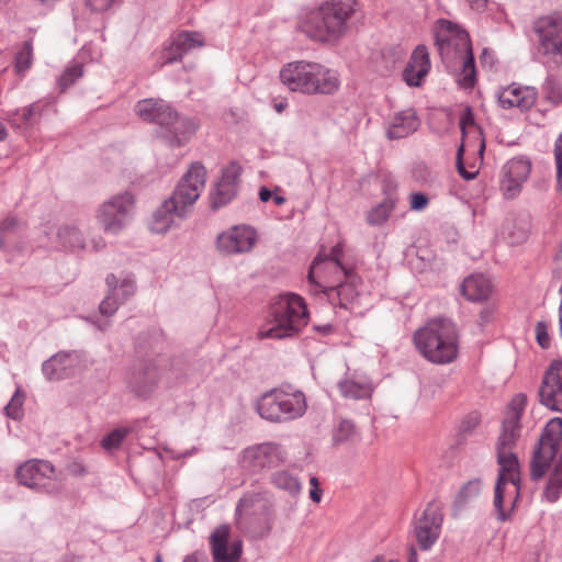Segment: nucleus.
Wrapping results in <instances>:
<instances>
[{"mask_svg":"<svg viewBox=\"0 0 562 562\" xmlns=\"http://www.w3.org/2000/svg\"><path fill=\"white\" fill-rule=\"evenodd\" d=\"M396 200L392 196L385 198L381 203L373 206L367 214V222L371 226L383 224L395 207Z\"/></svg>","mask_w":562,"mask_h":562,"instance_id":"obj_37","label":"nucleus"},{"mask_svg":"<svg viewBox=\"0 0 562 562\" xmlns=\"http://www.w3.org/2000/svg\"><path fill=\"white\" fill-rule=\"evenodd\" d=\"M441 525V507L438 503L430 502L414 527L416 542L422 550H429L434 546L439 538Z\"/></svg>","mask_w":562,"mask_h":562,"instance_id":"obj_16","label":"nucleus"},{"mask_svg":"<svg viewBox=\"0 0 562 562\" xmlns=\"http://www.w3.org/2000/svg\"><path fill=\"white\" fill-rule=\"evenodd\" d=\"M530 221L527 215H510L502 227L501 235L510 245H520L528 239Z\"/></svg>","mask_w":562,"mask_h":562,"instance_id":"obj_32","label":"nucleus"},{"mask_svg":"<svg viewBox=\"0 0 562 562\" xmlns=\"http://www.w3.org/2000/svg\"><path fill=\"white\" fill-rule=\"evenodd\" d=\"M310 497L314 503H319L322 501L323 491L319 487V483L316 476H312L310 479Z\"/></svg>","mask_w":562,"mask_h":562,"instance_id":"obj_55","label":"nucleus"},{"mask_svg":"<svg viewBox=\"0 0 562 562\" xmlns=\"http://www.w3.org/2000/svg\"><path fill=\"white\" fill-rule=\"evenodd\" d=\"M159 371L154 361H143L136 364L127 379L130 390L140 397L153 393L159 382Z\"/></svg>","mask_w":562,"mask_h":562,"instance_id":"obj_23","label":"nucleus"},{"mask_svg":"<svg viewBox=\"0 0 562 562\" xmlns=\"http://www.w3.org/2000/svg\"><path fill=\"white\" fill-rule=\"evenodd\" d=\"M22 222L14 216L5 217L0 224V249H3L7 244V237L20 231Z\"/></svg>","mask_w":562,"mask_h":562,"instance_id":"obj_46","label":"nucleus"},{"mask_svg":"<svg viewBox=\"0 0 562 562\" xmlns=\"http://www.w3.org/2000/svg\"><path fill=\"white\" fill-rule=\"evenodd\" d=\"M341 254V246L336 245L335 247H333L330 252L324 258L322 255H318L313 261L311 271L308 273V280L311 282H314V272L323 263L329 270L334 271L338 276V279L344 277V281H340L336 285L324 289V293L330 301H334V297L336 296L341 307L350 308L351 311H353L356 307L359 306V300L361 296L358 290V283L360 282V280L357 276L351 273L349 270H347V268H345L340 263Z\"/></svg>","mask_w":562,"mask_h":562,"instance_id":"obj_6","label":"nucleus"},{"mask_svg":"<svg viewBox=\"0 0 562 562\" xmlns=\"http://www.w3.org/2000/svg\"><path fill=\"white\" fill-rule=\"evenodd\" d=\"M470 127H473L475 130V132L480 138L479 153H480V155H483V151L485 148V143H484V139L482 138L481 130L477 126H475V124H474V116H473L471 109L467 108L460 117V128L462 131V134L464 135L467 133V130Z\"/></svg>","mask_w":562,"mask_h":562,"instance_id":"obj_47","label":"nucleus"},{"mask_svg":"<svg viewBox=\"0 0 562 562\" xmlns=\"http://www.w3.org/2000/svg\"><path fill=\"white\" fill-rule=\"evenodd\" d=\"M429 203V199L426 194L422 192H414L411 194V210L412 211H423L427 207Z\"/></svg>","mask_w":562,"mask_h":562,"instance_id":"obj_53","label":"nucleus"},{"mask_svg":"<svg viewBox=\"0 0 562 562\" xmlns=\"http://www.w3.org/2000/svg\"><path fill=\"white\" fill-rule=\"evenodd\" d=\"M257 243L256 231L248 225H235L217 235L215 247L222 256L249 252Z\"/></svg>","mask_w":562,"mask_h":562,"instance_id":"obj_15","label":"nucleus"},{"mask_svg":"<svg viewBox=\"0 0 562 562\" xmlns=\"http://www.w3.org/2000/svg\"><path fill=\"white\" fill-rule=\"evenodd\" d=\"M357 436L356 426L351 420L342 419L334 429V443H342L352 440Z\"/></svg>","mask_w":562,"mask_h":562,"instance_id":"obj_43","label":"nucleus"},{"mask_svg":"<svg viewBox=\"0 0 562 562\" xmlns=\"http://www.w3.org/2000/svg\"><path fill=\"white\" fill-rule=\"evenodd\" d=\"M431 64L426 46L418 45L412 53L407 65L403 70V80L409 87H419L428 75Z\"/></svg>","mask_w":562,"mask_h":562,"instance_id":"obj_26","label":"nucleus"},{"mask_svg":"<svg viewBox=\"0 0 562 562\" xmlns=\"http://www.w3.org/2000/svg\"><path fill=\"white\" fill-rule=\"evenodd\" d=\"M43 105L41 104V102H34L22 110V119L25 121V123L32 124L33 116L36 114L41 115Z\"/></svg>","mask_w":562,"mask_h":562,"instance_id":"obj_54","label":"nucleus"},{"mask_svg":"<svg viewBox=\"0 0 562 562\" xmlns=\"http://www.w3.org/2000/svg\"><path fill=\"white\" fill-rule=\"evenodd\" d=\"M490 59H492L491 54L488 53V50H487L486 48H485V49H483V53H482V55H481V61H482L483 64H486Z\"/></svg>","mask_w":562,"mask_h":562,"instance_id":"obj_63","label":"nucleus"},{"mask_svg":"<svg viewBox=\"0 0 562 562\" xmlns=\"http://www.w3.org/2000/svg\"><path fill=\"white\" fill-rule=\"evenodd\" d=\"M357 7V0H327L305 14L301 30L312 41L336 45L346 35Z\"/></svg>","mask_w":562,"mask_h":562,"instance_id":"obj_2","label":"nucleus"},{"mask_svg":"<svg viewBox=\"0 0 562 562\" xmlns=\"http://www.w3.org/2000/svg\"><path fill=\"white\" fill-rule=\"evenodd\" d=\"M414 342L420 355L436 364L452 362L459 350V334L453 322L435 318L414 334Z\"/></svg>","mask_w":562,"mask_h":562,"instance_id":"obj_5","label":"nucleus"},{"mask_svg":"<svg viewBox=\"0 0 562 562\" xmlns=\"http://www.w3.org/2000/svg\"><path fill=\"white\" fill-rule=\"evenodd\" d=\"M80 364L76 351H60L43 362L42 372L47 381H59L71 376Z\"/></svg>","mask_w":562,"mask_h":562,"instance_id":"obj_24","label":"nucleus"},{"mask_svg":"<svg viewBox=\"0 0 562 562\" xmlns=\"http://www.w3.org/2000/svg\"><path fill=\"white\" fill-rule=\"evenodd\" d=\"M463 149H464V146L462 144L459 147L458 153H457V168H458V171H459L460 176L463 179H465V180H473L477 176L479 169L475 168L474 166L472 167V170H467L465 169V167L463 165V161H462Z\"/></svg>","mask_w":562,"mask_h":562,"instance_id":"obj_52","label":"nucleus"},{"mask_svg":"<svg viewBox=\"0 0 562 562\" xmlns=\"http://www.w3.org/2000/svg\"><path fill=\"white\" fill-rule=\"evenodd\" d=\"M132 431L128 426L115 428L102 439L101 445L105 450L116 449Z\"/></svg>","mask_w":562,"mask_h":562,"instance_id":"obj_44","label":"nucleus"},{"mask_svg":"<svg viewBox=\"0 0 562 562\" xmlns=\"http://www.w3.org/2000/svg\"><path fill=\"white\" fill-rule=\"evenodd\" d=\"M419 120L413 109H405L396 112L386 130V136L390 139H400L407 137L417 131Z\"/></svg>","mask_w":562,"mask_h":562,"instance_id":"obj_31","label":"nucleus"},{"mask_svg":"<svg viewBox=\"0 0 562 562\" xmlns=\"http://www.w3.org/2000/svg\"><path fill=\"white\" fill-rule=\"evenodd\" d=\"M527 405L526 395L518 393L507 405L502 430L496 443V452H514L513 448L520 436V418Z\"/></svg>","mask_w":562,"mask_h":562,"instance_id":"obj_14","label":"nucleus"},{"mask_svg":"<svg viewBox=\"0 0 562 562\" xmlns=\"http://www.w3.org/2000/svg\"><path fill=\"white\" fill-rule=\"evenodd\" d=\"M204 45L201 33L182 31L172 36L169 46L165 50L166 63L180 60L184 55Z\"/></svg>","mask_w":562,"mask_h":562,"instance_id":"obj_29","label":"nucleus"},{"mask_svg":"<svg viewBox=\"0 0 562 562\" xmlns=\"http://www.w3.org/2000/svg\"><path fill=\"white\" fill-rule=\"evenodd\" d=\"M272 199L277 205H282L285 202V198L278 193L272 194Z\"/></svg>","mask_w":562,"mask_h":562,"instance_id":"obj_62","label":"nucleus"},{"mask_svg":"<svg viewBox=\"0 0 562 562\" xmlns=\"http://www.w3.org/2000/svg\"><path fill=\"white\" fill-rule=\"evenodd\" d=\"M240 173H241L240 166L236 162H232L223 169L220 182L237 188V183H238Z\"/></svg>","mask_w":562,"mask_h":562,"instance_id":"obj_48","label":"nucleus"},{"mask_svg":"<svg viewBox=\"0 0 562 562\" xmlns=\"http://www.w3.org/2000/svg\"><path fill=\"white\" fill-rule=\"evenodd\" d=\"M308 322V311L304 300L294 293L274 297L258 328L259 339H286L295 337Z\"/></svg>","mask_w":562,"mask_h":562,"instance_id":"obj_3","label":"nucleus"},{"mask_svg":"<svg viewBox=\"0 0 562 562\" xmlns=\"http://www.w3.org/2000/svg\"><path fill=\"white\" fill-rule=\"evenodd\" d=\"M194 452H195V448H192V449H190V450H186V451H184V452H182V453L175 454V456H173V459H180V458L191 457Z\"/></svg>","mask_w":562,"mask_h":562,"instance_id":"obj_61","label":"nucleus"},{"mask_svg":"<svg viewBox=\"0 0 562 562\" xmlns=\"http://www.w3.org/2000/svg\"><path fill=\"white\" fill-rule=\"evenodd\" d=\"M256 407L261 418L271 423H285L301 417L307 404L303 392L286 386L262 394Z\"/></svg>","mask_w":562,"mask_h":562,"instance_id":"obj_8","label":"nucleus"},{"mask_svg":"<svg viewBox=\"0 0 562 562\" xmlns=\"http://www.w3.org/2000/svg\"><path fill=\"white\" fill-rule=\"evenodd\" d=\"M530 170V162L521 157L513 158L503 166L501 188L505 198L513 199L519 194Z\"/></svg>","mask_w":562,"mask_h":562,"instance_id":"obj_20","label":"nucleus"},{"mask_svg":"<svg viewBox=\"0 0 562 562\" xmlns=\"http://www.w3.org/2000/svg\"><path fill=\"white\" fill-rule=\"evenodd\" d=\"M542 90L547 100L554 104L562 103V83L560 81L548 77L542 85Z\"/></svg>","mask_w":562,"mask_h":562,"instance_id":"obj_45","label":"nucleus"},{"mask_svg":"<svg viewBox=\"0 0 562 562\" xmlns=\"http://www.w3.org/2000/svg\"><path fill=\"white\" fill-rule=\"evenodd\" d=\"M499 471L494 488L493 505L499 521L509 519L520 495L518 458L514 452L497 453Z\"/></svg>","mask_w":562,"mask_h":562,"instance_id":"obj_7","label":"nucleus"},{"mask_svg":"<svg viewBox=\"0 0 562 562\" xmlns=\"http://www.w3.org/2000/svg\"><path fill=\"white\" fill-rule=\"evenodd\" d=\"M205 182V167L199 161L192 162L188 171L179 180L169 199L188 215L190 209L204 190Z\"/></svg>","mask_w":562,"mask_h":562,"instance_id":"obj_13","label":"nucleus"},{"mask_svg":"<svg viewBox=\"0 0 562 562\" xmlns=\"http://www.w3.org/2000/svg\"><path fill=\"white\" fill-rule=\"evenodd\" d=\"M8 136V131L5 128V126L0 123V142L4 140Z\"/></svg>","mask_w":562,"mask_h":562,"instance_id":"obj_64","label":"nucleus"},{"mask_svg":"<svg viewBox=\"0 0 562 562\" xmlns=\"http://www.w3.org/2000/svg\"><path fill=\"white\" fill-rule=\"evenodd\" d=\"M32 64H33V43H32V40H30L23 44V47L15 55V61H14L15 71L20 76H24V74L31 68Z\"/></svg>","mask_w":562,"mask_h":562,"instance_id":"obj_41","label":"nucleus"},{"mask_svg":"<svg viewBox=\"0 0 562 562\" xmlns=\"http://www.w3.org/2000/svg\"><path fill=\"white\" fill-rule=\"evenodd\" d=\"M237 188L218 181L211 198L212 207L216 210L226 205L235 198Z\"/></svg>","mask_w":562,"mask_h":562,"instance_id":"obj_40","label":"nucleus"},{"mask_svg":"<svg viewBox=\"0 0 562 562\" xmlns=\"http://www.w3.org/2000/svg\"><path fill=\"white\" fill-rule=\"evenodd\" d=\"M408 562H418L417 550L413 546L408 550Z\"/></svg>","mask_w":562,"mask_h":562,"instance_id":"obj_59","label":"nucleus"},{"mask_svg":"<svg viewBox=\"0 0 562 562\" xmlns=\"http://www.w3.org/2000/svg\"><path fill=\"white\" fill-rule=\"evenodd\" d=\"M554 160L557 166V181L562 190V133L558 136L554 145Z\"/></svg>","mask_w":562,"mask_h":562,"instance_id":"obj_51","label":"nucleus"},{"mask_svg":"<svg viewBox=\"0 0 562 562\" xmlns=\"http://www.w3.org/2000/svg\"><path fill=\"white\" fill-rule=\"evenodd\" d=\"M24 400L25 393L21 387H18L10 402L4 406L5 415L14 420L21 419L23 416Z\"/></svg>","mask_w":562,"mask_h":562,"instance_id":"obj_42","label":"nucleus"},{"mask_svg":"<svg viewBox=\"0 0 562 562\" xmlns=\"http://www.w3.org/2000/svg\"><path fill=\"white\" fill-rule=\"evenodd\" d=\"M279 77L290 91L307 95L334 94L340 87L338 72L315 61L288 63L281 68Z\"/></svg>","mask_w":562,"mask_h":562,"instance_id":"obj_4","label":"nucleus"},{"mask_svg":"<svg viewBox=\"0 0 562 562\" xmlns=\"http://www.w3.org/2000/svg\"><path fill=\"white\" fill-rule=\"evenodd\" d=\"M270 482L276 488L283 491L293 497L297 496L302 491V482L297 475L289 469L273 472L270 476Z\"/></svg>","mask_w":562,"mask_h":562,"instance_id":"obj_36","label":"nucleus"},{"mask_svg":"<svg viewBox=\"0 0 562 562\" xmlns=\"http://www.w3.org/2000/svg\"><path fill=\"white\" fill-rule=\"evenodd\" d=\"M187 215L168 198L153 213L149 228L153 233L165 234L179 223Z\"/></svg>","mask_w":562,"mask_h":562,"instance_id":"obj_27","label":"nucleus"},{"mask_svg":"<svg viewBox=\"0 0 562 562\" xmlns=\"http://www.w3.org/2000/svg\"><path fill=\"white\" fill-rule=\"evenodd\" d=\"M436 44L446 68L460 88L472 89L476 68L469 34L449 21H441L436 32Z\"/></svg>","mask_w":562,"mask_h":562,"instance_id":"obj_1","label":"nucleus"},{"mask_svg":"<svg viewBox=\"0 0 562 562\" xmlns=\"http://www.w3.org/2000/svg\"><path fill=\"white\" fill-rule=\"evenodd\" d=\"M105 283L108 291L117 296L122 303L132 297L136 290L135 279L131 274L123 272L109 274L105 279Z\"/></svg>","mask_w":562,"mask_h":562,"instance_id":"obj_35","label":"nucleus"},{"mask_svg":"<svg viewBox=\"0 0 562 562\" xmlns=\"http://www.w3.org/2000/svg\"><path fill=\"white\" fill-rule=\"evenodd\" d=\"M561 441L562 418H551L542 429L532 454L530 463V474L532 479L539 480L543 476L549 464L557 457Z\"/></svg>","mask_w":562,"mask_h":562,"instance_id":"obj_11","label":"nucleus"},{"mask_svg":"<svg viewBox=\"0 0 562 562\" xmlns=\"http://www.w3.org/2000/svg\"><path fill=\"white\" fill-rule=\"evenodd\" d=\"M271 198H272V192L268 188L261 187L260 191H259V199L262 202H268Z\"/></svg>","mask_w":562,"mask_h":562,"instance_id":"obj_58","label":"nucleus"},{"mask_svg":"<svg viewBox=\"0 0 562 562\" xmlns=\"http://www.w3.org/2000/svg\"><path fill=\"white\" fill-rule=\"evenodd\" d=\"M482 490V481L473 479L464 483L456 496L454 504L459 507L464 506L470 501L476 498Z\"/></svg>","mask_w":562,"mask_h":562,"instance_id":"obj_38","label":"nucleus"},{"mask_svg":"<svg viewBox=\"0 0 562 562\" xmlns=\"http://www.w3.org/2000/svg\"><path fill=\"white\" fill-rule=\"evenodd\" d=\"M210 548L214 562H238L243 552V542L229 541V526L221 525L210 536Z\"/></svg>","mask_w":562,"mask_h":562,"instance_id":"obj_19","label":"nucleus"},{"mask_svg":"<svg viewBox=\"0 0 562 562\" xmlns=\"http://www.w3.org/2000/svg\"><path fill=\"white\" fill-rule=\"evenodd\" d=\"M496 98L502 109L517 108L527 111L533 106L537 100V91L533 87L512 83L497 91Z\"/></svg>","mask_w":562,"mask_h":562,"instance_id":"obj_25","label":"nucleus"},{"mask_svg":"<svg viewBox=\"0 0 562 562\" xmlns=\"http://www.w3.org/2000/svg\"><path fill=\"white\" fill-rule=\"evenodd\" d=\"M493 314H494V310L492 307H490V306L484 307L480 313L481 324L485 325V324L490 323L493 318Z\"/></svg>","mask_w":562,"mask_h":562,"instance_id":"obj_57","label":"nucleus"},{"mask_svg":"<svg viewBox=\"0 0 562 562\" xmlns=\"http://www.w3.org/2000/svg\"><path fill=\"white\" fill-rule=\"evenodd\" d=\"M55 474L54 465L45 460H29L21 464L15 472V476L20 484L25 485L30 488L54 493L55 490L49 487L46 483Z\"/></svg>","mask_w":562,"mask_h":562,"instance_id":"obj_17","label":"nucleus"},{"mask_svg":"<svg viewBox=\"0 0 562 562\" xmlns=\"http://www.w3.org/2000/svg\"><path fill=\"white\" fill-rule=\"evenodd\" d=\"M198 130V124L193 119L176 117L168 127H161L160 136L170 147H181L186 145Z\"/></svg>","mask_w":562,"mask_h":562,"instance_id":"obj_28","label":"nucleus"},{"mask_svg":"<svg viewBox=\"0 0 562 562\" xmlns=\"http://www.w3.org/2000/svg\"><path fill=\"white\" fill-rule=\"evenodd\" d=\"M540 402L552 411L562 412V360L547 370L539 389Z\"/></svg>","mask_w":562,"mask_h":562,"instance_id":"obj_21","label":"nucleus"},{"mask_svg":"<svg viewBox=\"0 0 562 562\" xmlns=\"http://www.w3.org/2000/svg\"><path fill=\"white\" fill-rule=\"evenodd\" d=\"M114 0H87V4L91 8V10L97 12H102L108 10Z\"/></svg>","mask_w":562,"mask_h":562,"instance_id":"obj_56","label":"nucleus"},{"mask_svg":"<svg viewBox=\"0 0 562 562\" xmlns=\"http://www.w3.org/2000/svg\"><path fill=\"white\" fill-rule=\"evenodd\" d=\"M83 75V66L78 61H71L57 80V86L64 92Z\"/></svg>","mask_w":562,"mask_h":562,"instance_id":"obj_39","label":"nucleus"},{"mask_svg":"<svg viewBox=\"0 0 562 562\" xmlns=\"http://www.w3.org/2000/svg\"><path fill=\"white\" fill-rule=\"evenodd\" d=\"M135 114L144 122L168 127L176 117V111L162 99H143L134 105Z\"/></svg>","mask_w":562,"mask_h":562,"instance_id":"obj_22","label":"nucleus"},{"mask_svg":"<svg viewBox=\"0 0 562 562\" xmlns=\"http://www.w3.org/2000/svg\"><path fill=\"white\" fill-rule=\"evenodd\" d=\"M493 286L491 281L482 273L471 274L461 284V293L471 302L481 303L486 301Z\"/></svg>","mask_w":562,"mask_h":562,"instance_id":"obj_33","label":"nucleus"},{"mask_svg":"<svg viewBox=\"0 0 562 562\" xmlns=\"http://www.w3.org/2000/svg\"><path fill=\"white\" fill-rule=\"evenodd\" d=\"M123 304L117 296L111 294L108 291V294L100 303V312L103 316H112L119 308V306Z\"/></svg>","mask_w":562,"mask_h":562,"instance_id":"obj_49","label":"nucleus"},{"mask_svg":"<svg viewBox=\"0 0 562 562\" xmlns=\"http://www.w3.org/2000/svg\"><path fill=\"white\" fill-rule=\"evenodd\" d=\"M338 389L342 397L357 401L370 398L374 385L366 374L353 372L338 382Z\"/></svg>","mask_w":562,"mask_h":562,"instance_id":"obj_30","label":"nucleus"},{"mask_svg":"<svg viewBox=\"0 0 562 562\" xmlns=\"http://www.w3.org/2000/svg\"><path fill=\"white\" fill-rule=\"evenodd\" d=\"M134 210V194L123 191L101 203L95 211V218L105 233L116 235L128 225Z\"/></svg>","mask_w":562,"mask_h":562,"instance_id":"obj_9","label":"nucleus"},{"mask_svg":"<svg viewBox=\"0 0 562 562\" xmlns=\"http://www.w3.org/2000/svg\"><path fill=\"white\" fill-rule=\"evenodd\" d=\"M286 461V451L277 442L265 441L243 449L237 456V464L249 474L277 468Z\"/></svg>","mask_w":562,"mask_h":562,"instance_id":"obj_10","label":"nucleus"},{"mask_svg":"<svg viewBox=\"0 0 562 562\" xmlns=\"http://www.w3.org/2000/svg\"><path fill=\"white\" fill-rule=\"evenodd\" d=\"M263 506V495L261 493H246L239 501L235 510V521L239 530H245V519L258 514Z\"/></svg>","mask_w":562,"mask_h":562,"instance_id":"obj_34","label":"nucleus"},{"mask_svg":"<svg viewBox=\"0 0 562 562\" xmlns=\"http://www.w3.org/2000/svg\"><path fill=\"white\" fill-rule=\"evenodd\" d=\"M44 237L40 240V246L52 248L75 249L85 246V239L81 232L74 225H64L56 228L50 223L42 227Z\"/></svg>","mask_w":562,"mask_h":562,"instance_id":"obj_18","label":"nucleus"},{"mask_svg":"<svg viewBox=\"0 0 562 562\" xmlns=\"http://www.w3.org/2000/svg\"><path fill=\"white\" fill-rule=\"evenodd\" d=\"M536 339L539 346L543 349L550 347L551 338L549 335V324L547 322H538L535 327Z\"/></svg>","mask_w":562,"mask_h":562,"instance_id":"obj_50","label":"nucleus"},{"mask_svg":"<svg viewBox=\"0 0 562 562\" xmlns=\"http://www.w3.org/2000/svg\"><path fill=\"white\" fill-rule=\"evenodd\" d=\"M472 7L476 9H482L486 5L487 0H469Z\"/></svg>","mask_w":562,"mask_h":562,"instance_id":"obj_60","label":"nucleus"},{"mask_svg":"<svg viewBox=\"0 0 562 562\" xmlns=\"http://www.w3.org/2000/svg\"><path fill=\"white\" fill-rule=\"evenodd\" d=\"M538 54L548 61L562 64V15L549 14L535 22Z\"/></svg>","mask_w":562,"mask_h":562,"instance_id":"obj_12","label":"nucleus"}]
</instances>
